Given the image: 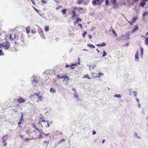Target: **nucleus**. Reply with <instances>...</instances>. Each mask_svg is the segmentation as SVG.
I'll return each mask as SVG.
<instances>
[{
    "label": "nucleus",
    "mask_w": 148,
    "mask_h": 148,
    "mask_svg": "<svg viewBox=\"0 0 148 148\" xmlns=\"http://www.w3.org/2000/svg\"><path fill=\"white\" fill-rule=\"evenodd\" d=\"M37 97L38 99V101H41L42 100V95H39V92H37Z\"/></svg>",
    "instance_id": "nucleus-10"
},
{
    "label": "nucleus",
    "mask_w": 148,
    "mask_h": 148,
    "mask_svg": "<svg viewBox=\"0 0 148 148\" xmlns=\"http://www.w3.org/2000/svg\"><path fill=\"white\" fill-rule=\"evenodd\" d=\"M96 45L97 46H99V47H100V44H96L95 45Z\"/></svg>",
    "instance_id": "nucleus-61"
},
{
    "label": "nucleus",
    "mask_w": 148,
    "mask_h": 148,
    "mask_svg": "<svg viewBox=\"0 0 148 148\" xmlns=\"http://www.w3.org/2000/svg\"><path fill=\"white\" fill-rule=\"evenodd\" d=\"M62 13L64 15L65 14H66V9H63V10H62Z\"/></svg>",
    "instance_id": "nucleus-30"
},
{
    "label": "nucleus",
    "mask_w": 148,
    "mask_h": 148,
    "mask_svg": "<svg viewBox=\"0 0 148 148\" xmlns=\"http://www.w3.org/2000/svg\"><path fill=\"white\" fill-rule=\"evenodd\" d=\"M138 0H133V2H136L138 1Z\"/></svg>",
    "instance_id": "nucleus-56"
},
{
    "label": "nucleus",
    "mask_w": 148,
    "mask_h": 148,
    "mask_svg": "<svg viewBox=\"0 0 148 148\" xmlns=\"http://www.w3.org/2000/svg\"><path fill=\"white\" fill-rule=\"evenodd\" d=\"M21 41L22 42H20V44L21 45H24L25 42V40L24 38V36L23 35V34H22L21 36Z\"/></svg>",
    "instance_id": "nucleus-5"
},
{
    "label": "nucleus",
    "mask_w": 148,
    "mask_h": 148,
    "mask_svg": "<svg viewBox=\"0 0 148 148\" xmlns=\"http://www.w3.org/2000/svg\"><path fill=\"white\" fill-rule=\"evenodd\" d=\"M137 18V16L133 17L132 18V20H131V21H128V22L130 25H132L133 24L135 23Z\"/></svg>",
    "instance_id": "nucleus-4"
},
{
    "label": "nucleus",
    "mask_w": 148,
    "mask_h": 148,
    "mask_svg": "<svg viewBox=\"0 0 148 148\" xmlns=\"http://www.w3.org/2000/svg\"><path fill=\"white\" fill-rule=\"evenodd\" d=\"M33 127L36 130H38V128L37 127L36 125L34 124H33L32 125Z\"/></svg>",
    "instance_id": "nucleus-28"
},
{
    "label": "nucleus",
    "mask_w": 148,
    "mask_h": 148,
    "mask_svg": "<svg viewBox=\"0 0 148 148\" xmlns=\"http://www.w3.org/2000/svg\"><path fill=\"white\" fill-rule=\"evenodd\" d=\"M3 143H4V146H5L6 145V143L5 142V141H4V142Z\"/></svg>",
    "instance_id": "nucleus-59"
},
{
    "label": "nucleus",
    "mask_w": 148,
    "mask_h": 148,
    "mask_svg": "<svg viewBox=\"0 0 148 148\" xmlns=\"http://www.w3.org/2000/svg\"><path fill=\"white\" fill-rule=\"evenodd\" d=\"M32 3L34 5H35V2H34V0H33V1H31Z\"/></svg>",
    "instance_id": "nucleus-55"
},
{
    "label": "nucleus",
    "mask_w": 148,
    "mask_h": 148,
    "mask_svg": "<svg viewBox=\"0 0 148 148\" xmlns=\"http://www.w3.org/2000/svg\"><path fill=\"white\" fill-rule=\"evenodd\" d=\"M49 27L48 26H46L45 28V30L46 32H47L49 31Z\"/></svg>",
    "instance_id": "nucleus-27"
},
{
    "label": "nucleus",
    "mask_w": 148,
    "mask_h": 148,
    "mask_svg": "<svg viewBox=\"0 0 148 148\" xmlns=\"http://www.w3.org/2000/svg\"><path fill=\"white\" fill-rule=\"evenodd\" d=\"M65 141V140L64 139H62L59 142V143L60 144L62 143V142L63 141Z\"/></svg>",
    "instance_id": "nucleus-49"
},
{
    "label": "nucleus",
    "mask_w": 148,
    "mask_h": 148,
    "mask_svg": "<svg viewBox=\"0 0 148 148\" xmlns=\"http://www.w3.org/2000/svg\"><path fill=\"white\" fill-rule=\"evenodd\" d=\"M10 44L9 42H6L4 43L3 45L0 46V56H3L4 55V53L3 51L4 50L8 49L10 47Z\"/></svg>",
    "instance_id": "nucleus-1"
},
{
    "label": "nucleus",
    "mask_w": 148,
    "mask_h": 148,
    "mask_svg": "<svg viewBox=\"0 0 148 148\" xmlns=\"http://www.w3.org/2000/svg\"><path fill=\"white\" fill-rule=\"evenodd\" d=\"M72 18H74L75 17L77 16V15L76 14V12L75 10H73L72 11Z\"/></svg>",
    "instance_id": "nucleus-9"
},
{
    "label": "nucleus",
    "mask_w": 148,
    "mask_h": 148,
    "mask_svg": "<svg viewBox=\"0 0 148 148\" xmlns=\"http://www.w3.org/2000/svg\"><path fill=\"white\" fill-rule=\"evenodd\" d=\"M103 75V74L101 73H99L98 75L97 74V73H92V75L93 76V78L99 77H100V76H101Z\"/></svg>",
    "instance_id": "nucleus-8"
},
{
    "label": "nucleus",
    "mask_w": 148,
    "mask_h": 148,
    "mask_svg": "<svg viewBox=\"0 0 148 148\" xmlns=\"http://www.w3.org/2000/svg\"><path fill=\"white\" fill-rule=\"evenodd\" d=\"M145 3L144 2H142L140 3V6L143 7L145 6Z\"/></svg>",
    "instance_id": "nucleus-24"
},
{
    "label": "nucleus",
    "mask_w": 148,
    "mask_h": 148,
    "mask_svg": "<svg viewBox=\"0 0 148 148\" xmlns=\"http://www.w3.org/2000/svg\"><path fill=\"white\" fill-rule=\"evenodd\" d=\"M74 97L75 98H78V96L77 95H74Z\"/></svg>",
    "instance_id": "nucleus-52"
},
{
    "label": "nucleus",
    "mask_w": 148,
    "mask_h": 148,
    "mask_svg": "<svg viewBox=\"0 0 148 148\" xmlns=\"http://www.w3.org/2000/svg\"><path fill=\"white\" fill-rule=\"evenodd\" d=\"M31 140L29 138H26L25 139V141H29V140Z\"/></svg>",
    "instance_id": "nucleus-48"
},
{
    "label": "nucleus",
    "mask_w": 148,
    "mask_h": 148,
    "mask_svg": "<svg viewBox=\"0 0 148 148\" xmlns=\"http://www.w3.org/2000/svg\"><path fill=\"white\" fill-rule=\"evenodd\" d=\"M87 45L90 48H94L95 47V46L94 45H91L90 44H87Z\"/></svg>",
    "instance_id": "nucleus-21"
},
{
    "label": "nucleus",
    "mask_w": 148,
    "mask_h": 148,
    "mask_svg": "<svg viewBox=\"0 0 148 148\" xmlns=\"http://www.w3.org/2000/svg\"><path fill=\"white\" fill-rule=\"evenodd\" d=\"M134 96H136V91L134 92Z\"/></svg>",
    "instance_id": "nucleus-60"
},
{
    "label": "nucleus",
    "mask_w": 148,
    "mask_h": 148,
    "mask_svg": "<svg viewBox=\"0 0 148 148\" xmlns=\"http://www.w3.org/2000/svg\"><path fill=\"white\" fill-rule=\"evenodd\" d=\"M148 14V13L147 12H145L143 14V17H145L146 15H147Z\"/></svg>",
    "instance_id": "nucleus-37"
},
{
    "label": "nucleus",
    "mask_w": 148,
    "mask_h": 148,
    "mask_svg": "<svg viewBox=\"0 0 148 148\" xmlns=\"http://www.w3.org/2000/svg\"><path fill=\"white\" fill-rule=\"evenodd\" d=\"M111 2L113 4H114L116 3V0H111Z\"/></svg>",
    "instance_id": "nucleus-36"
},
{
    "label": "nucleus",
    "mask_w": 148,
    "mask_h": 148,
    "mask_svg": "<svg viewBox=\"0 0 148 148\" xmlns=\"http://www.w3.org/2000/svg\"><path fill=\"white\" fill-rule=\"evenodd\" d=\"M9 38L12 40L14 39L15 38V34L14 35L13 34H10Z\"/></svg>",
    "instance_id": "nucleus-14"
},
{
    "label": "nucleus",
    "mask_w": 148,
    "mask_h": 148,
    "mask_svg": "<svg viewBox=\"0 0 148 148\" xmlns=\"http://www.w3.org/2000/svg\"><path fill=\"white\" fill-rule=\"evenodd\" d=\"M107 53L104 50L103 51V54L102 56V57H103L106 56L107 55Z\"/></svg>",
    "instance_id": "nucleus-33"
},
{
    "label": "nucleus",
    "mask_w": 148,
    "mask_h": 148,
    "mask_svg": "<svg viewBox=\"0 0 148 148\" xmlns=\"http://www.w3.org/2000/svg\"><path fill=\"white\" fill-rule=\"evenodd\" d=\"M96 50L97 51L98 53H99L100 52L98 50V49H96Z\"/></svg>",
    "instance_id": "nucleus-62"
},
{
    "label": "nucleus",
    "mask_w": 148,
    "mask_h": 148,
    "mask_svg": "<svg viewBox=\"0 0 148 148\" xmlns=\"http://www.w3.org/2000/svg\"><path fill=\"white\" fill-rule=\"evenodd\" d=\"M88 37L89 39H90L92 38V36L90 34H89L88 35Z\"/></svg>",
    "instance_id": "nucleus-54"
},
{
    "label": "nucleus",
    "mask_w": 148,
    "mask_h": 148,
    "mask_svg": "<svg viewBox=\"0 0 148 148\" xmlns=\"http://www.w3.org/2000/svg\"><path fill=\"white\" fill-rule=\"evenodd\" d=\"M50 91L51 92L55 93L56 92L55 90H54L52 88H50Z\"/></svg>",
    "instance_id": "nucleus-25"
},
{
    "label": "nucleus",
    "mask_w": 148,
    "mask_h": 148,
    "mask_svg": "<svg viewBox=\"0 0 148 148\" xmlns=\"http://www.w3.org/2000/svg\"><path fill=\"white\" fill-rule=\"evenodd\" d=\"M135 58L136 59H137V61L139 59V53L138 51H137L135 55Z\"/></svg>",
    "instance_id": "nucleus-16"
},
{
    "label": "nucleus",
    "mask_w": 148,
    "mask_h": 148,
    "mask_svg": "<svg viewBox=\"0 0 148 148\" xmlns=\"http://www.w3.org/2000/svg\"><path fill=\"white\" fill-rule=\"evenodd\" d=\"M41 2L44 4H46L47 3V2L46 0H41Z\"/></svg>",
    "instance_id": "nucleus-31"
},
{
    "label": "nucleus",
    "mask_w": 148,
    "mask_h": 148,
    "mask_svg": "<svg viewBox=\"0 0 148 148\" xmlns=\"http://www.w3.org/2000/svg\"><path fill=\"white\" fill-rule=\"evenodd\" d=\"M44 144H46V146H47L48 145L49 143V141H44Z\"/></svg>",
    "instance_id": "nucleus-32"
},
{
    "label": "nucleus",
    "mask_w": 148,
    "mask_h": 148,
    "mask_svg": "<svg viewBox=\"0 0 148 148\" xmlns=\"http://www.w3.org/2000/svg\"><path fill=\"white\" fill-rule=\"evenodd\" d=\"M39 124L41 125L42 127H49V122L46 121L42 118H40L39 121Z\"/></svg>",
    "instance_id": "nucleus-2"
},
{
    "label": "nucleus",
    "mask_w": 148,
    "mask_h": 148,
    "mask_svg": "<svg viewBox=\"0 0 148 148\" xmlns=\"http://www.w3.org/2000/svg\"><path fill=\"white\" fill-rule=\"evenodd\" d=\"M87 33V32H84V33L83 34H82V37L84 38H85L86 35Z\"/></svg>",
    "instance_id": "nucleus-40"
},
{
    "label": "nucleus",
    "mask_w": 148,
    "mask_h": 148,
    "mask_svg": "<svg viewBox=\"0 0 148 148\" xmlns=\"http://www.w3.org/2000/svg\"><path fill=\"white\" fill-rule=\"evenodd\" d=\"M43 138V135L41 134H40L39 135V138Z\"/></svg>",
    "instance_id": "nucleus-46"
},
{
    "label": "nucleus",
    "mask_w": 148,
    "mask_h": 148,
    "mask_svg": "<svg viewBox=\"0 0 148 148\" xmlns=\"http://www.w3.org/2000/svg\"><path fill=\"white\" fill-rule=\"evenodd\" d=\"M70 80L69 77L66 75H64V79L63 81L67 82Z\"/></svg>",
    "instance_id": "nucleus-12"
},
{
    "label": "nucleus",
    "mask_w": 148,
    "mask_h": 148,
    "mask_svg": "<svg viewBox=\"0 0 148 148\" xmlns=\"http://www.w3.org/2000/svg\"><path fill=\"white\" fill-rule=\"evenodd\" d=\"M37 98V93H36L33 95H31L30 96L31 99L33 101H34Z\"/></svg>",
    "instance_id": "nucleus-6"
},
{
    "label": "nucleus",
    "mask_w": 148,
    "mask_h": 148,
    "mask_svg": "<svg viewBox=\"0 0 148 148\" xmlns=\"http://www.w3.org/2000/svg\"><path fill=\"white\" fill-rule=\"evenodd\" d=\"M106 3H105V5H107L108 4V2H109V0H106Z\"/></svg>",
    "instance_id": "nucleus-44"
},
{
    "label": "nucleus",
    "mask_w": 148,
    "mask_h": 148,
    "mask_svg": "<svg viewBox=\"0 0 148 148\" xmlns=\"http://www.w3.org/2000/svg\"><path fill=\"white\" fill-rule=\"evenodd\" d=\"M129 45V43H126L125 44V45L127 46Z\"/></svg>",
    "instance_id": "nucleus-64"
},
{
    "label": "nucleus",
    "mask_w": 148,
    "mask_h": 148,
    "mask_svg": "<svg viewBox=\"0 0 148 148\" xmlns=\"http://www.w3.org/2000/svg\"><path fill=\"white\" fill-rule=\"evenodd\" d=\"M114 96L115 97H116V98H121V95H119V94H116Z\"/></svg>",
    "instance_id": "nucleus-26"
},
{
    "label": "nucleus",
    "mask_w": 148,
    "mask_h": 148,
    "mask_svg": "<svg viewBox=\"0 0 148 148\" xmlns=\"http://www.w3.org/2000/svg\"><path fill=\"white\" fill-rule=\"evenodd\" d=\"M82 21V19L80 18L77 17L75 21L74 22V25H75L76 23H78L79 21Z\"/></svg>",
    "instance_id": "nucleus-11"
},
{
    "label": "nucleus",
    "mask_w": 148,
    "mask_h": 148,
    "mask_svg": "<svg viewBox=\"0 0 148 148\" xmlns=\"http://www.w3.org/2000/svg\"><path fill=\"white\" fill-rule=\"evenodd\" d=\"M33 8H34V10L36 11V12H37L38 13H39V12H40V11L36 9L35 7H33Z\"/></svg>",
    "instance_id": "nucleus-35"
},
{
    "label": "nucleus",
    "mask_w": 148,
    "mask_h": 148,
    "mask_svg": "<svg viewBox=\"0 0 148 148\" xmlns=\"http://www.w3.org/2000/svg\"><path fill=\"white\" fill-rule=\"evenodd\" d=\"M106 44L105 42H103L102 44H100V47H103L106 45Z\"/></svg>",
    "instance_id": "nucleus-29"
},
{
    "label": "nucleus",
    "mask_w": 148,
    "mask_h": 148,
    "mask_svg": "<svg viewBox=\"0 0 148 148\" xmlns=\"http://www.w3.org/2000/svg\"><path fill=\"white\" fill-rule=\"evenodd\" d=\"M111 28L112 29L111 31H112L113 33L115 36L116 37L117 36V35L116 32L115 31L112 29V27H111Z\"/></svg>",
    "instance_id": "nucleus-19"
},
{
    "label": "nucleus",
    "mask_w": 148,
    "mask_h": 148,
    "mask_svg": "<svg viewBox=\"0 0 148 148\" xmlns=\"http://www.w3.org/2000/svg\"><path fill=\"white\" fill-rule=\"evenodd\" d=\"M8 135H5L3 136V141L2 143H3L4 141H6L7 139Z\"/></svg>",
    "instance_id": "nucleus-18"
},
{
    "label": "nucleus",
    "mask_w": 148,
    "mask_h": 148,
    "mask_svg": "<svg viewBox=\"0 0 148 148\" xmlns=\"http://www.w3.org/2000/svg\"><path fill=\"white\" fill-rule=\"evenodd\" d=\"M31 33L32 34H35L36 33V30H31Z\"/></svg>",
    "instance_id": "nucleus-39"
},
{
    "label": "nucleus",
    "mask_w": 148,
    "mask_h": 148,
    "mask_svg": "<svg viewBox=\"0 0 148 148\" xmlns=\"http://www.w3.org/2000/svg\"><path fill=\"white\" fill-rule=\"evenodd\" d=\"M30 26H28L26 28V33L27 34H29L30 33Z\"/></svg>",
    "instance_id": "nucleus-17"
},
{
    "label": "nucleus",
    "mask_w": 148,
    "mask_h": 148,
    "mask_svg": "<svg viewBox=\"0 0 148 148\" xmlns=\"http://www.w3.org/2000/svg\"><path fill=\"white\" fill-rule=\"evenodd\" d=\"M140 51H141V54L142 55H143V48L141 47L140 48Z\"/></svg>",
    "instance_id": "nucleus-43"
},
{
    "label": "nucleus",
    "mask_w": 148,
    "mask_h": 148,
    "mask_svg": "<svg viewBox=\"0 0 148 148\" xmlns=\"http://www.w3.org/2000/svg\"><path fill=\"white\" fill-rule=\"evenodd\" d=\"M23 116H23V113L22 112L21 113V117L20 119V121L22 122V121L23 120Z\"/></svg>",
    "instance_id": "nucleus-20"
},
{
    "label": "nucleus",
    "mask_w": 148,
    "mask_h": 148,
    "mask_svg": "<svg viewBox=\"0 0 148 148\" xmlns=\"http://www.w3.org/2000/svg\"><path fill=\"white\" fill-rule=\"evenodd\" d=\"M0 39L1 40H3V39H5L4 37L2 36V34H0Z\"/></svg>",
    "instance_id": "nucleus-34"
},
{
    "label": "nucleus",
    "mask_w": 148,
    "mask_h": 148,
    "mask_svg": "<svg viewBox=\"0 0 148 148\" xmlns=\"http://www.w3.org/2000/svg\"><path fill=\"white\" fill-rule=\"evenodd\" d=\"M78 25L81 28V29H83V27L82 25L80 23H78Z\"/></svg>",
    "instance_id": "nucleus-47"
},
{
    "label": "nucleus",
    "mask_w": 148,
    "mask_h": 148,
    "mask_svg": "<svg viewBox=\"0 0 148 148\" xmlns=\"http://www.w3.org/2000/svg\"><path fill=\"white\" fill-rule=\"evenodd\" d=\"M77 65V64H72L71 65V69H74L75 68V67H74V66H76Z\"/></svg>",
    "instance_id": "nucleus-22"
},
{
    "label": "nucleus",
    "mask_w": 148,
    "mask_h": 148,
    "mask_svg": "<svg viewBox=\"0 0 148 148\" xmlns=\"http://www.w3.org/2000/svg\"><path fill=\"white\" fill-rule=\"evenodd\" d=\"M126 35L128 36H130V33L129 32H127V33H126Z\"/></svg>",
    "instance_id": "nucleus-53"
},
{
    "label": "nucleus",
    "mask_w": 148,
    "mask_h": 148,
    "mask_svg": "<svg viewBox=\"0 0 148 148\" xmlns=\"http://www.w3.org/2000/svg\"><path fill=\"white\" fill-rule=\"evenodd\" d=\"M141 36L145 38V44L146 45H148V37H145V36Z\"/></svg>",
    "instance_id": "nucleus-15"
},
{
    "label": "nucleus",
    "mask_w": 148,
    "mask_h": 148,
    "mask_svg": "<svg viewBox=\"0 0 148 148\" xmlns=\"http://www.w3.org/2000/svg\"><path fill=\"white\" fill-rule=\"evenodd\" d=\"M21 123H22V121H19L18 122V125H19L20 124H21ZM18 126H19V127H20L19 125H18Z\"/></svg>",
    "instance_id": "nucleus-51"
},
{
    "label": "nucleus",
    "mask_w": 148,
    "mask_h": 148,
    "mask_svg": "<svg viewBox=\"0 0 148 148\" xmlns=\"http://www.w3.org/2000/svg\"><path fill=\"white\" fill-rule=\"evenodd\" d=\"M38 132L42 133L43 134H44V133L43 132L42 130H39V129H38V130H37Z\"/></svg>",
    "instance_id": "nucleus-42"
},
{
    "label": "nucleus",
    "mask_w": 148,
    "mask_h": 148,
    "mask_svg": "<svg viewBox=\"0 0 148 148\" xmlns=\"http://www.w3.org/2000/svg\"><path fill=\"white\" fill-rule=\"evenodd\" d=\"M32 83L34 84H36V83H38V81L35 80V79H34V80L32 82Z\"/></svg>",
    "instance_id": "nucleus-45"
},
{
    "label": "nucleus",
    "mask_w": 148,
    "mask_h": 148,
    "mask_svg": "<svg viewBox=\"0 0 148 148\" xmlns=\"http://www.w3.org/2000/svg\"><path fill=\"white\" fill-rule=\"evenodd\" d=\"M70 66H71V65H69L67 64H66V68L69 67Z\"/></svg>",
    "instance_id": "nucleus-50"
},
{
    "label": "nucleus",
    "mask_w": 148,
    "mask_h": 148,
    "mask_svg": "<svg viewBox=\"0 0 148 148\" xmlns=\"http://www.w3.org/2000/svg\"><path fill=\"white\" fill-rule=\"evenodd\" d=\"M84 78H87L88 79H91L89 77V76L88 75H85L84 77Z\"/></svg>",
    "instance_id": "nucleus-41"
},
{
    "label": "nucleus",
    "mask_w": 148,
    "mask_h": 148,
    "mask_svg": "<svg viewBox=\"0 0 148 148\" xmlns=\"http://www.w3.org/2000/svg\"><path fill=\"white\" fill-rule=\"evenodd\" d=\"M20 136L22 138H23V135H20Z\"/></svg>",
    "instance_id": "nucleus-63"
},
{
    "label": "nucleus",
    "mask_w": 148,
    "mask_h": 148,
    "mask_svg": "<svg viewBox=\"0 0 148 148\" xmlns=\"http://www.w3.org/2000/svg\"><path fill=\"white\" fill-rule=\"evenodd\" d=\"M96 133V132H95V131H92V134H93L94 135V134H95Z\"/></svg>",
    "instance_id": "nucleus-57"
},
{
    "label": "nucleus",
    "mask_w": 148,
    "mask_h": 148,
    "mask_svg": "<svg viewBox=\"0 0 148 148\" xmlns=\"http://www.w3.org/2000/svg\"><path fill=\"white\" fill-rule=\"evenodd\" d=\"M102 1V0L100 1L99 0H94L92 1V3L93 5H95L100 4Z\"/></svg>",
    "instance_id": "nucleus-7"
},
{
    "label": "nucleus",
    "mask_w": 148,
    "mask_h": 148,
    "mask_svg": "<svg viewBox=\"0 0 148 148\" xmlns=\"http://www.w3.org/2000/svg\"><path fill=\"white\" fill-rule=\"evenodd\" d=\"M64 75L63 76H60L59 75H58L57 76V78L58 79H62L63 78H64Z\"/></svg>",
    "instance_id": "nucleus-38"
},
{
    "label": "nucleus",
    "mask_w": 148,
    "mask_h": 148,
    "mask_svg": "<svg viewBox=\"0 0 148 148\" xmlns=\"http://www.w3.org/2000/svg\"><path fill=\"white\" fill-rule=\"evenodd\" d=\"M83 10V9L82 8L80 7V8H79L78 11H79L80 10Z\"/></svg>",
    "instance_id": "nucleus-58"
},
{
    "label": "nucleus",
    "mask_w": 148,
    "mask_h": 148,
    "mask_svg": "<svg viewBox=\"0 0 148 148\" xmlns=\"http://www.w3.org/2000/svg\"><path fill=\"white\" fill-rule=\"evenodd\" d=\"M138 29L137 25H135L134 29L132 30V33H134L136 32Z\"/></svg>",
    "instance_id": "nucleus-13"
},
{
    "label": "nucleus",
    "mask_w": 148,
    "mask_h": 148,
    "mask_svg": "<svg viewBox=\"0 0 148 148\" xmlns=\"http://www.w3.org/2000/svg\"><path fill=\"white\" fill-rule=\"evenodd\" d=\"M17 101L19 103L21 104L25 102V100L23 99L21 97H19L17 99Z\"/></svg>",
    "instance_id": "nucleus-3"
},
{
    "label": "nucleus",
    "mask_w": 148,
    "mask_h": 148,
    "mask_svg": "<svg viewBox=\"0 0 148 148\" xmlns=\"http://www.w3.org/2000/svg\"><path fill=\"white\" fill-rule=\"evenodd\" d=\"M84 0H78L77 3L78 4H80L82 3Z\"/></svg>",
    "instance_id": "nucleus-23"
}]
</instances>
